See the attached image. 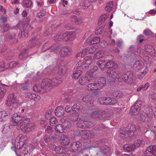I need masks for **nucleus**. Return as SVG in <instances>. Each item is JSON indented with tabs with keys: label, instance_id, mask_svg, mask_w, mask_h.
Wrapping results in <instances>:
<instances>
[{
	"label": "nucleus",
	"instance_id": "obj_19",
	"mask_svg": "<svg viewBox=\"0 0 156 156\" xmlns=\"http://www.w3.org/2000/svg\"><path fill=\"white\" fill-rule=\"evenodd\" d=\"M81 146V144L79 142H74L71 144L70 150L72 152H75L78 150Z\"/></svg>",
	"mask_w": 156,
	"mask_h": 156
},
{
	"label": "nucleus",
	"instance_id": "obj_44",
	"mask_svg": "<svg viewBox=\"0 0 156 156\" xmlns=\"http://www.w3.org/2000/svg\"><path fill=\"white\" fill-rule=\"evenodd\" d=\"M100 39L99 37H95L93 38L90 42L91 44H96L99 43Z\"/></svg>",
	"mask_w": 156,
	"mask_h": 156
},
{
	"label": "nucleus",
	"instance_id": "obj_13",
	"mask_svg": "<svg viewBox=\"0 0 156 156\" xmlns=\"http://www.w3.org/2000/svg\"><path fill=\"white\" fill-rule=\"evenodd\" d=\"M156 146L151 145L148 147L145 152V156H155Z\"/></svg>",
	"mask_w": 156,
	"mask_h": 156
},
{
	"label": "nucleus",
	"instance_id": "obj_10",
	"mask_svg": "<svg viewBox=\"0 0 156 156\" xmlns=\"http://www.w3.org/2000/svg\"><path fill=\"white\" fill-rule=\"evenodd\" d=\"M141 106V102L140 101H136L134 105L131 107L130 114L131 115L137 114L140 110V107Z\"/></svg>",
	"mask_w": 156,
	"mask_h": 156
},
{
	"label": "nucleus",
	"instance_id": "obj_17",
	"mask_svg": "<svg viewBox=\"0 0 156 156\" xmlns=\"http://www.w3.org/2000/svg\"><path fill=\"white\" fill-rule=\"evenodd\" d=\"M99 86L97 82L89 83L86 87V89L89 90H96L100 89V87Z\"/></svg>",
	"mask_w": 156,
	"mask_h": 156
},
{
	"label": "nucleus",
	"instance_id": "obj_59",
	"mask_svg": "<svg viewBox=\"0 0 156 156\" xmlns=\"http://www.w3.org/2000/svg\"><path fill=\"white\" fill-rule=\"evenodd\" d=\"M52 113V112L50 110L48 111L45 115V117L46 118L48 119L50 118L51 116Z\"/></svg>",
	"mask_w": 156,
	"mask_h": 156
},
{
	"label": "nucleus",
	"instance_id": "obj_9",
	"mask_svg": "<svg viewBox=\"0 0 156 156\" xmlns=\"http://www.w3.org/2000/svg\"><path fill=\"white\" fill-rule=\"evenodd\" d=\"M15 95L13 93L9 95L8 96V100L7 101L8 105L12 107L13 108H16L17 105L18 101L15 99Z\"/></svg>",
	"mask_w": 156,
	"mask_h": 156
},
{
	"label": "nucleus",
	"instance_id": "obj_24",
	"mask_svg": "<svg viewBox=\"0 0 156 156\" xmlns=\"http://www.w3.org/2000/svg\"><path fill=\"white\" fill-rule=\"evenodd\" d=\"M129 80H130V79L129 75L126 74H120L118 81L119 82L124 81L126 82Z\"/></svg>",
	"mask_w": 156,
	"mask_h": 156
},
{
	"label": "nucleus",
	"instance_id": "obj_64",
	"mask_svg": "<svg viewBox=\"0 0 156 156\" xmlns=\"http://www.w3.org/2000/svg\"><path fill=\"white\" fill-rule=\"evenodd\" d=\"M88 133H89V131L86 130H83L81 131L80 134L81 135H82L83 136H87Z\"/></svg>",
	"mask_w": 156,
	"mask_h": 156
},
{
	"label": "nucleus",
	"instance_id": "obj_1",
	"mask_svg": "<svg viewBox=\"0 0 156 156\" xmlns=\"http://www.w3.org/2000/svg\"><path fill=\"white\" fill-rule=\"evenodd\" d=\"M27 139L26 136L21 135L16 138L14 143L16 148L14 151L16 155H18L19 152L24 155H27L34 149V147L32 144L26 143Z\"/></svg>",
	"mask_w": 156,
	"mask_h": 156
},
{
	"label": "nucleus",
	"instance_id": "obj_50",
	"mask_svg": "<svg viewBox=\"0 0 156 156\" xmlns=\"http://www.w3.org/2000/svg\"><path fill=\"white\" fill-rule=\"evenodd\" d=\"M18 36L19 38L21 37H27L28 36L27 32V31H24L23 32L19 33Z\"/></svg>",
	"mask_w": 156,
	"mask_h": 156
},
{
	"label": "nucleus",
	"instance_id": "obj_32",
	"mask_svg": "<svg viewBox=\"0 0 156 156\" xmlns=\"http://www.w3.org/2000/svg\"><path fill=\"white\" fill-rule=\"evenodd\" d=\"M11 125L8 124H5L2 127V132L4 134H8L10 130V127Z\"/></svg>",
	"mask_w": 156,
	"mask_h": 156
},
{
	"label": "nucleus",
	"instance_id": "obj_22",
	"mask_svg": "<svg viewBox=\"0 0 156 156\" xmlns=\"http://www.w3.org/2000/svg\"><path fill=\"white\" fill-rule=\"evenodd\" d=\"M27 97L31 100H33L36 101H38L40 99V97L36 94L31 92H28L27 93Z\"/></svg>",
	"mask_w": 156,
	"mask_h": 156
},
{
	"label": "nucleus",
	"instance_id": "obj_12",
	"mask_svg": "<svg viewBox=\"0 0 156 156\" xmlns=\"http://www.w3.org/2000/svg\"><path fill=\"white\" fill-rule=\"evenodd\" d=\"M93 58L90 56H87L83 59V64L82 66V68L83 70H86L88 69L90 64L92 63Z\"/></svg>",
	"mask_w": 156,
	"mask_h": 156
},
{
	"label": "nucleus",
	"instance_id": "obj_36",
	"mask_svg": "<svg viewBox=\"0 0 156 156\" xmlns=\"http://www.w3.org/2000/svg\"><path fill=\"white\" fill-rule=\"evenodd\" d=\"M113 7V2H110L108 3L105 8V11L108 12H110L112 10Z\"/></svg>",
	"mask_w": 156,
	"mask_h": 156
},
{
	"label": "nucleus",
	"instance_id": "obj_27",
	"mask_svg": "<svg viewBox=\"0 0 156 156\" xmlns=\"http://www.w3.org/2000/svg\"><path fill=\"white\" fill-rule=\"evenodd\" d=\"M52 80L53 86H57L62 83L63 79L62 78L58 77L53 78Z\"/></svg>",
	"mask_w": 156,
	"mask_h": 156
},
{
	"label": "nucleus",
	"instance_id": "obj_60",
	"mask_svg": "<svg viewBox=\"0 0 156 156\" xmlns=\"http://www.w3.org/2000/svg\"><path fill=\"white\" fill-rule=\"evenodd\" d=\"M28 50L27 49H26L23 50V52L22 53H21L19 54V58L20 59H23L24 58V56L25 55L24 53L26 52Z\"/></svg>",
	"mask_w": 156,
	"mask_h": 156
},
{
	"label": "nucleus",
	"instance_id": "obj_46",
	"mask_svg": "<svg viewBox=\"0 0 156 156\" xmlns=\"http://www.w3.org/2000/svg\"><path fill=\"white\" fill-rule=\"evenodd\" d=\"M144 34L146 36L149 37L153 35V33L151 30L149 29H147L144 30Z\"/></svg>",
	"mask_w": 156,
	"mask_h": 156
},
{
	"label": "nucleus",
	"instance_id": "obj_55",
	"mask_svg": "<svg viewBox=\"0 0 156 156\" xmlns=\"http://www.w3.org/2000/svg\"><path fill=\"white\" fill-rule=\"evenodd\" d=\"M88 49L87 48H85L81 52V56L82 57L85 56L86 55L88 54Z\"/></svg>",
	"mask_w": 156,
	"mask_h": 156
},
{
	"label": "nucleus",
	"instance_id": "obj_25",
	"mask_svg": "<svg viewBox=\"0 0 156 156\" xmlns=\"http://www.w3.org/2000/svg\"><path fill=\"white\" fill-rule=\"evenodd\" d=\"M83 100L85 103L90 104L92 105L93 104V101L91 95L89 94L85 95L83 98Z\"/></svg>",
	"mask_w": 156,
	"mask_h": 156
},
{
	"label": "nucleus",
	"instance_id": "obj_28",
	"mask_svg": "<svg viewBox=\"0 0 156 156\" xmlns=\"http://www.w3.org/2000/svg\"><path fill=\"white\" fill-rule=\"evenodd\" d=\"M105 51L102 50H100L97 51L94 54V56L93 57L95 58L98 59L102 58L105 55Z\"/></svg>",
	"mask_w": 156,
	"mask_h": 156
},
{
	"label": "nucleus",
	"instance_id": "obj_41",
	"mask_svg": "<svg viewBox=\"0 0 156 156\" xmlns=\"http://www.w3.org/2000/svg\"><path fill=\"white\" fill-rule=\"evenodd\" d=\"M83 107L79 104H74L72 108V110L74 112H77L81 109Z\"/></svg>",
	"mask_w": 156,
	"mask_h": 156
},
{
	"label": "nucleus",
	"instance_id": "obj_29",
	"mask_svg": "<svg viewBox=\"0 0 156 156\" xmlns=\"http://www.w3.org/2000/svg\"><path fill=\"white\" fill-rule=\"evenodd\" d=\"M3 87H1L0 88V99L3 98L5 94L7 88L8 86L4 84H2Z\"/></svg>",
	"mask_w": 156,
	"mask_h": 156
},
{
	"label": "nucleus",
	"instance_id": "obj_40",
	"mask_svg": "<svg viewBox=\"0 0 156 156\" xmlns=\"http://www.w3.org/2000/svg\"><path fill=\"white\" fill-rule=\"evenodd\" d=\"M0 26L3 28V30H1L2 32H7L10 28V26L8 23L3 24L2 25H0Z\"/></svg>",
	"mask_w": 156,
	"mask_h": 156
},
{
	"label": "nucleus",
	"instance_id": "obj_26",
	"mask_svg": "<svg viewBox=\"0 0 156 156\" xmlns=\"http://www.w3.org/2000/svg\"><path fill=\"white\" fill-rule=\"evenodd\" d=\"M60 142L62 144L67 146L69 143V139L65 135H62L61 136Z\"/></svg>",
	"mask_w": 156,
	"mask_h": 156
},
{
	"label": "nucleus",
	"instance_id": "obj_3",
	"mask_svg": "<svg viewBox=\"0 0 156 156\" xmlns=\"http://www.w3.org/2000/svg\"><path fill=\"white\" fill-rule=\"evenodd\" d=\"M75 34L66 31H62L58 33L53 37V40L58 41L64 40L65 41H72L75 39Z\"/></svg>",
	"mask_w": 156,
	"mask_h": 156
},
{
	"label": "nucleus",
	"instance_id": "obj_15",
	"mask_svg": "<svg viewBox=\"0 0 156 156\" xmlns=\"http://www.w3.org/2000/svg\"><path fill=\"white\" fill-rule=\"evenodd\" d=\"M105 114V112L102 111L95 109L93 110L91 114V116L95 119H101L103 117L104 114Z\"/></svg>",
	"mask_w": 156,
	"mask_h": 156
},
{
	"label": "nucleus",
	"instance_id": "obj_52",
	"mask_svg": "<svg viewBox=\"0 0 156 156\" xmlns=\"http://www.w3.org/2000/svg\"><path fill=\"white\" fill-rule=\"evenodd\" d=\"M49 119L50 120V124L51 126H53L54 124H56L57 122L56 118L55 117H51Z\"/></svg>",
	"mask_w": 156,
	"mask_h": 156
},
{
	"label": "nucleus",
	"instance_id": "obj_23",
	"mask_svg": "<svg viewBox=\"0 0 156 156\" xmlns=\"http://www.w3.org/2000/svg\"><path fill=\"white\" fill-rule=\"evenodd\" d=\"M69 52V50L67 47L62 48L60 51L59 54L60 56L64 58L67 56L68 53Z\"/></svg>",
	"mask_w": 156,
	"mask_h": 156
},
{
	"label": "nucleus",
	"instance_id": "obj_39",
	"mask_svg": "<svg viewBox=\"0 0 156 156\" xmlns=\"http://www.w3.org/2000/svg\"><path fill=\"white\" fill-rule=\"evenodd\" d=\"M112 94L114 97L117 98L122 97L123 95V94L122 92L119 90H115L113 93Z\"/></svg>",
	"mask_w": 156,
	"mask_h": 156
},
{
	"label": "nucleus",
	"instance_id": "obj_7",
	"mask_svg": "<svg viewBox=\"0 0 156 156\" xmlns=\"http://www.w3.org/2000/svg\"><path fill=\"white\" fill-rule=\"evenodd\" d=\"M120 73L118 71H114L111 69L107 71L106 75L108 78L111 81H118Z\"/></svg>",
	"mask_w": 156,
	"mask_h": 156
},
{
	"label": "nucleus",
	"instance_id": "obj_45",
	"mask_svg": "<svg viewBox=\"0 0 156 156\" xmlns=\"http://www.w3.org/2000/svg\"><path fill=\"white\" fill-rule=\"evenodd\" d=\"M20 89L22 90H27L28 88L27 82H25L24 83L21 84L20 85Z\"/></svg>",
	"mask_w": 156,
	"mask_h": 156
},
{
	"label": "nucleus",
	"instance_id": "obj_42",
	"mask_svg": "<svg viewBox=\"0 0 156 156\" xmlns=\"http://www.w3.org/2000/svg\"><path fill=\"white\" fill-rule=\"evenodd\" d=\"M45 133L47 135L48 134L49 135H51V137H53V138H57L58 136L57 135H56V136L53 135H51L53 134V132L52 131V128L51 127L48 126L47 129L45 130Z\"/></svg>",
	"mask_w": 156,
	"mask_h": 156
},
{
	"label": "nucleus",
	"instance_id": "obj_16",
	"mask_svg": "<svg viewBox=\"0 0 156 156\" xmlns=\"http://www.w3.org/2000/svg\"><path fill=\"white\" fill-rule=\"evenodd\" d=\"M50 148L53 151H55L56 153L60 154V155L62 154L65 153V149L64 148L61 146L57 147L55 145H51L49 146Z\"/></svg>",
	"mask_w": 156,
	"mask_h": 156
},
{
	"label": "nucleus",
	"instance_id": "obj_35",
	"mask_svg": "<svg viewBox=\"0 0 156 156\" xmlns=\"http://www.w3.org/2000/svg\"><path fill=\"white\" fill-rule=\"evenodd\" d=\"M82 71L80 70H77L74 71L72 75V76L73 78L78 79L82 74Z\"/></svg>",
	"mask_w": 156,
	"mask_h": 156
},
{
	"label": "nucleus",
	"instance_id": "obj_38",
	"mask_svg": "<svg viewBox=\"0 0 156 156\" xmlns=\"http://www.w3.org/2000/svg\"><path fill=\"white\" fill-rule=\"evenodd\" d=\"M32 3L30 1L25 0L23 2V6L25 8H30L32 6Z\"/></svg>",
	"mask_w": 156,
	"mask_h": 156
},
{
	"label": "nucleus",
	"instance_id": "obj_20",
	"mask_svg": "<svg viewBox=\"0 0 156 156\" xmlns=\"http://www.w3.org/2000/svg\"><path fill=\"white\" fill-rule=\"evenodd\" d=\"M55 112V115L57 117H61L64 115V109L62 107L58 106L56 108Z\"/></svg>",
	"mask_w": 156,
	"mask_h": 156
},
{
	"label": "nucleus",
	"instance_id": "obj_51",
	"mask_svg": "<svg viewBox=\"0 0 156 156\" xmlns=\"http://www.w3.org/2000/svg\"><path fill=\"white\" fill-rule=\"evenodd\" d=\"M149 99L152 102L156 101V94L155 93L151 94L149 95Z\"/></svg>",
	"mask_w": 156,
	"mask_h": 156
},
{
	"label": "nucleus",
	"instance_id": "obj_43",
	"mask_svg": "<svg viewBox=\"0 0 156 156\" xmlns=\"http://www.w3.org/2000/svg\"><path fill=\"white\" fill-rule=\"evenodd\" d=\"M146 51L149 54L154 51V49L152 46L150 45H147L145 46Z\"/></svg>",
	"mask_w": 156,
	"mask_h": 156
},
{
	"label": "nucleus",
	"instance_id": "obj_57",
	"mask_svg": "<svg viewBox=\"0 0 156 156\" xmlns=\"http://www.w3.org/2000/svg\"><path fill=\"white\" fill-rule=\"evenodd\" d=\"M52 33V30L51 28H49L48 30H46L44 32V34L45 35H49L51 34Z\"/></svg>",
	"mask_w": 156,
	"mask_h": 156
},
{
	"label": "nucleus",
	"instance_id": "obj_18",
	"mask_svg": "<svg viewBox=\"0 0 156 156\" xmlns=\"http://www.w3.org/2000/svg\"><path fill=\"white\" fill-rule=\"evenodd\" d=\"M9 117V114L5 111L0 112V121L5 122L7 121Z\"/></svg>",
	"mask_w": 156,
	"mask_h": 156
},
{
	"label": "nucleus",
	"instance_id": "obj_53",
	"mask_svg": "<svg viewBox=\"0 0 156 156\" xmlns=\"http://www.w3.org/2000/svg\"><path fill=\"white\" fill-rule=\"evenodd\" d=\"M85 121V120L84 119L83 120H82V122L81 121H78V122L77 124V126L80 128H85V125L83 124V121Z\"/></svg>",
	"mask_w": 156,
	"mask_h": 156
},
{
	"label": "nucleus",
	"instance_id": "obj_47",
	"mask_svg": "<svg viewBox=\"0 0 156 156\" xmlns=\"http://www.w3.org/2000/svg\"><path fill=\"white\" fill-rule=\"evenodd\" d=\"M83 122L84 125H85L86 128L91 127L94 126L93 123L92 122L86 121V120H85V121H83Z\"/></svg>",
	"mask_w": 156,
	"mask_h": 156
},
{
	"label": "nucleus",
	"instance_id": "obj_21",
	"mask_svg": "<svg viewBox=\"0 0 156 156\" xmlns=\"http://www.w3.org/2000/svg\"><path fill=\"white\" fill-rule=\"evenodd\" d=\"M110 150L109 148L106 146H104L100 149L98 154L102 156H108L110 154Z\"/></svg>",
	"mask_w": 156,
	"mask_h": 156
},
{
	"label": "nucleus",
	"instance_id": "obj_34",
	"mask_svg": "<svg viewBox=\"0 0 156 156\" xmlns=\"http://www.w3.org/2000/svg\"><path fill=\"white\" fill-rule=\"evenodd\" d=\"M97 83L99 87H100L101 89L106 84V79L105 77H101L98 80Z\"/></svg>",
	"mask_w": 156,
	"mask_h": 156
},
{
	"label": "nucleus",
	"instance_id": "obj_4",
	"mask_svg": "<svg viewBox=\"0 0 156 156\" xmlns=\"http://www.w3.org/2000/svg\"><path fill=\"white\" fill-rule=\"evenodd\" d=\"M108 57L109 56H107L106 57L102 58L97 62V64L98 65L101 70H103L105 67L108 68H112L115 69H118V65L115 62L110 60L107 62L105 65L104 64L106 61L109 60L108 59Z\"/></svg>",
	"mask_w": 156,
	"mask_h": 156
},
{
	"label": "nucleus",
	"instance_id": "obj_5",
	"mask_svg": "<svg viewBox=\"0 0 156 156\" xmlns=\"http://www.w3.org/2000/svg\"><path fill=\"white\" fill-rule=\"evenodd\" d=\"M95 78V76L92 72H87L84 76H82L79 78V83L82 85H85L94 81Z\"/></svg>",
	"mask_w": 156,
	"mask_h": 156
},
{
	"label": "nucleus",
	"instance_id": "obj_56",
	"mask_svg": "<svg viewBox=\"0 0 156 156\" xmlns=\"http://www.w3.org/2000/svg\"><path fill=\"white\" fill-rule=\"evenodd\" d=\"M18 64V63L15 62H12L8 64V67L9 68H14Z\"/></svg>",
	"mask_w": 156,
	"mask_h": 156
},
{
	"label": "nucleus",
	"instance_id": "obj_11",
	"mask_svg": "<svg viewBox=\"0 0 156 156\" xmlns=\"http://www.w3.org/2000/svg\"><path fill=\"white\" fill-rule=\"evenodd\" d=\"M66 69V66L64 63H62L53 69V72L55 74L61 75L64 73Z\"/></svg>",
	"mask_w": 156,
	"mask_h": 156
},
{
	"label": "nucleus",
	"instance_id": "obj_6",
	"mask_svg": "<svg viewBox=\"0 0 156 156\" xmlns=\"http://www.w3.org/2000/svg\"><path fill=\"white\" fill-rule=\"evenodd\" d=\"M136 129L135 126L133 124H130L125 128H121L120 131V135L121 136L125 135L126 136H129L130 135H132Z\"/></svg>",
	"mask_w": 156,
	"mask_h": 156
},
{
	"label": "nucleus",
	"instance_id": "obj_49",
	"mask_svg": "<svg viewBox=\"0 0 156 156\" xmlns=\"http://www.w3.org/2000/svg\"><path fill=\"white\" fill-rule=\"evenodd\" d=\"M143 64V63L141 60H138L135 62L134 66L135 67H138V68H140Z\"/></svg>",
	"mask_w": 156,
	"mask_h": 156
},
{
	"label": "nucleus",
	"instance_id": "obj_30",
	"mask_svg": "<svg viewBox=\"0 0 156 156\" xmlns=\"http://www.w3.org/2000/svg\"><path fill=\"white\" fill-rule=\"evenodd\" d=\"M123 150L126 152H131L134 150L132 144H126L123 147Z\"/></svg>",
	"mask_w": 156,
	"mask_h": 156
},
{
	"label": "nucleus",
	"instance_id": "obj_31",
	"mask_svg": "<svg viewBox=\"0 0 156 156\" xmlns=\"http://www.w3.org/2000/svg\"><path fill=\"white\" fill-rule=\"evenodd\" d=\"M34 91L38 92L40 93H43L45 92V90L43 88L41 85L40 86L39 85L36 84L33 88Z\"/></svg>",
	"mask_w": 156,
	"mask_h": 156
},
{
	"label": "nucleus",
	"instance_id": "obj_33",
	"mask_svg": "<svg viewBox=\"0 0 156 156\" xmlns=\"http://www.w3.org/2000/svg\"><path fill=\"white\" fill-rule=\"evenodd\" d=\"M35 127V125L34 123H31L26 124L25 127L24 128H26L25 131L26 132H29L34 129Z\"/></svg>",
	"mask_w": 156,
	"mask_h": 156
},
{
	"label": "nucleus",
	"instance_id": "obj_54",
	"mask_svg": "<svg viewBox=\"0 0 156 156\" xmlns=\"http://www.w3.org/2000/svg\"><path fill=\"white\" fill-rule=\"evenodd\" d=\"M108 14L102 15L99 18V22L101 21H104L108 17Z\"/></svg>",
	"mask_w": 156,
	"mask_h": 156
},
{
	"label": "nucleus",
	"instance_id": "obj_2",
	"mask_svg": "<svg viewBox=\"0 0 156 156\" xmlns=\"http://www.w3.org/2000/svg\"><path fill=\"white\" fill-rule=\"evenodd\" d=\"M24 116L23 114L19 113L14 114L12 116V123L16 128L18 130H22L25 127L26 122L23 119Z\"/></svg>",
	"mask_w": 156,
	"mask_h": 156
},
{
	"label": "nucleus",
	"instance_id": "obj_62",
	"mask_svg": "<svg viewBox=\"0 0 156 156\" xmlns=\"http://www.w3.org/2000/svg\"><path fill=\"white\" fill-rule=\"evenodd\" d=\"M88 49V54H92L95 50V48L94 47H92L90 48H87Z\"/></svg>",
	"mask_w": 156,
	"mask_h": 156
},
{
	"label": "nucleus",
	"instance_id": "obj_14",
	"mask_svg": "<svg viewBox=\"0 0 156 156\" xmlns=\"http://www.w3.org/2000/svg\"><path fill=\"white\" fill-rule=\"evenodd\" d=\"M152 115L150 112H148L147 111L143 112L140 117V120L143 122H147L151 121Z\"/></svg>",
	"mask_w": 156,
	"mask_h": 156
},
{
	"label": "nucleus",
	"instance_id": "obj_48",
	"mask_svg": "<svg viewBox=\"0 0 156 156\" xmlns=\"http://www.w3.org/2000/svg\"><path fill=\"white\" fill-rule=\"evenodd\" d=\"M141 143V141L140 140H136L134 144H133L134 149H135L136 148L138 147Z\"/></svg>",
	"mask_w": 156,
	"mask_h": 156
},
{
	"label": "nucleus",
	"instance_id": "obj_58",
	"mask_svg": "<svg viewBox=\"0 0 156 156\" xmlns=\"http://www.w3.org/2000/svg\"><path fill=\"white\" fill-rule=\"evenodd\" d=\"M46 14V12L44 10L40 11L37 14V16L38 18H41L43 17Z\"/></svg>",
	"mask_w": 156,
	"mask_h": 156
},
{
	"label": "nucleus",
	"instance_id": "obj_8",
	"mask_svg": "<svg viewBox=\"0 0 156 156\" xmlns=\"http://www.w3.org/2000/svg\"><path fill=\"white\" fill-rule=\"evenodd\" d=\"M52 83V80L49 79L45 78L42 80L41 86L45 92L52 89L53 87Z\"/></svg>",
	"mask_w": 156,
	"mask_h": 156
},
{
	"label": "nucleus",
	"instance_id": "obj_61",
	"mask_svg": "<svg viewBox=\"0 0 156 156\" xmlns=\"http://www.w3.org/2000/svg\"><path fill=\"white\" fill-rule=\"evenodd\" d=\"M105 99V97H101L99 98L98 100V102L100 104L104 105V101Z\"/></svg>",
	"mask_w": 156,
	"mask_h": 156
},
{
	"label": "nucleus",
	"instance_id": "obj_37",
	"mask_svg": "<svg viewBox=\"0 0 156 156\" xmlns=\"http://www.w3.org/2000/svg\"><path fill=\"white\" fill-rule=\"evenodd\" d=\"M55 129L56 132L62 133L64 132L65 127L61 124L57 125L55 127Z\"/></svg>",
	"mask_w": 156,
	"mask_h": 156
},
{
	"label": "nucleus",
	"instance_id": "obj_63",
	"mask_svg": "<svg viewBox=\"0 0 156 156\" xmlns=\"http://www.w3.org/2000/svg\"><path fill=\"white\" fill-rule=\"evenodd\" d=\"M117 101L113 98H110L109 105H114L117 102Z\"/></svg>",
	"mask_w": 156,
	"mask_h": 156
}]
</instances>
